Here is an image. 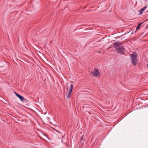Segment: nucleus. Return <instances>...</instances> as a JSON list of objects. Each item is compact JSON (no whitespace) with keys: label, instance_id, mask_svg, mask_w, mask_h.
Wrapping results in <instances>:
<instances>
[{"label":"nucleus","instance_id":"423d86ee","mask_svg":"<svg viewBox=\"0 0 148 148\" xmlns=\"http://www.w3.org/2000/svg\"><path fill=\"white\" fill-rule=\"evenodd\" d=\"M17 97L21 101H23L24 99V98L23 96L19 95H18Z\"/></svg>","mask_w":148,"mask_h":148},{"label":"nucleus","instance_id":"f257e3e1","mask_svg":"<svg viewBox=\"0 0 148 148\" xmlns=\"http://www.w3.org/2000/svg\"><path fill=\"white\" fill-rule=\"evenodd\" d=\"M122 43L115 42L114 43V45L116 49V52L121 54H124L125 49L122 45Z\"/></svg>","mask_w":148,"mask_h":148},{"label":"nucleus","instance_id":"20e7f679","mask_svg":"<svg viewBox=\"0 0 148 148\" xmlns=\"http://www.w3.org/2000/svg\"><path fill=\"white\" fill-rule=\"evenodd\" d=\"M90 72L93 74L94 76L96 77H97L99 74V71L96 69H95L93 72L91 71Z\"/></svg>","mask_w":148,"mask_h":148},{"label":"nucleus","instance_id":"39448f33","mask_svg":"<svg viewBox=\"0 0 148 148\" xmlns=\"http://www.w3.org/2000/svg\"><path fill=\"white\" fill-rule=\"evenodd\" d=\"M147 8V6H146L144 8L141 9L139 11V14L140 15L142 14H143V11H144L145 10V9Z\"/></svg>","mask_w":148,"mask_h":148},{"label":"nucleus","instance_id":"0eeeda50","mask_svg":"<svg viewBox=\"0 0 148 148\" xmlns=\"http://www.w3.org/2000/svg\"><path fill=\"white\" fill-rule=\"evenodd\" d=\"M143 24L142 23H141L140 24H139V25H138L136 27V29H138L139 27H140V25Z\"/></svg>","mask_w":148,"mask_h":148},{"label":"nucleus","instance_id":"6e6552de","mask_svg":"<svg viewBox=\"0 0 148 148\" xmlns=\"http://www.w3.org/2000/svg\"><path fill=\"white\" fill-rule=\"evenodd\" d=\"M14 93H15V95L17 97L18 96V95H19V94H18L16 92H14Z\"/></svg>","mask_w":148,"mask_h":148},{"label":"nucleus","instance_id":"f03ea898","mask_svg":"<svg viewBox=\"0 0 148 148\" xmlns=\"http://www.w3.org/2000/svg\"><path fill=\"white\" fill-rule=\"evenodd\" d=\"M137 54L136 53L133 52L131 55V60L134 66H136L137 62Z\"/></svg>","mask_w":148,"mask_h":148},{"label":"nucleus","instance_id":"1a4fd4ad","mask_svg":"<svg viewBox=\"0 0 148 148\" xmlns=\"http://www.w3.org/2000/svg\"><path fill=\"white\" fill-rule=\"evenodd\" d=\"M147 66L148 68V64L147 65Z\"/></svg>","mask_w":148,"mask_h":148},{"label":"nucleus","instance_id":"7ed1b4c3","mask_svg":"<svg viewBox=\"0 0 148 148\" xmlns=\"http://www.w3.org/2000/svg\"><path fill=\"white\" fill-rule=\"evenodd\" d=\"M73 88V84H71L70 86L69 91H68L67 90V91L66 97L68 99H69L71 95Z\"/></svg>","mask_w":148,"mask_h":148}]
</instances>
